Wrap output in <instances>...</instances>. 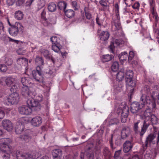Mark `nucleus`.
Returning <instances> with one entry per match:
<instances>
[{
    "instance_id": "45",
    "label": "nucleus",
    "mask_w": 159,
    "mask_h": 159,
    "mask_svg": "<svg viewBox=\"0 0 159 159\" xmlns=\"http://www.w3.org/2000/svg\"><path fill=\"white\" fill-rule=\"evenodd\" d=\"M11 152H2V156L3 159H10Z\"/></svg>"
},
{
    "instance_id": "15",
    "label": "nucleus",
    "mask_w": 159,
    "mask_h": 159,
    "mask_svg": "<svg viewBox=\"0 0 159 159\" xmlns=\"http://www.w3.org/2000/svg\"><path fill=\"white\" fill-rule=\"evenodd\" d=\"M150 125V122L148 119L144 120L141 127L140 133L141 135H143V136L144 135Z\"/></svg>"
},
{
    "instance_id": "54",
    "label": "nucleus",
    "mask_w": 159,
    "mask_h": 159,
    "mask_svg": "<svg viewBox=\"0 0 159 159\" xmlns=\"http://www.w3.org/2000/svg\"><path fill=\"white\" fill-rule=\"evenodd\" d=\"M25 2V0H17L16 2V6L20 7L23 5Z\"/></svg>"
},
{
    "instance_id": "60",
    "label": "nucleus",
    "mask_w": 159,
    "mask_h": 159,
    "mask_svg": "<svg viewBox=\"0 0 159 159\" xmlns=\"http://www.w3.org/2000/svg\"><path fill=\"white\" fill-rule=\"evenodd\" d=\"M16 0H6V3L8 6H12L15 3Z\"/></svg>"
},
{
    "instance_id": "13",
    "label": "nucleus",
    "mask_w": 159,
    "mask_h": 159,
    "mask_svg": "<svg viewBox=\"0 0 159 159\" xmlns=\"http://www.w3.org/2000/svg\"><path fill=\"white\" fill-rule=\"evenodd\" d=\"M2 125L5 129L7 131H11L13 129V125L8 120H4L2 122Z\"/></svg>"
},
{
    "instance_id": "5",
    "label": "nucleus",
    "mask_w": 159,
    "mask_h": 159,
    "mask_svg": "<svg viewBox=\"0 0 159 159\" xmlns=\"http://www.w3.org/2000/svg\"><path fill=\"white\" fill-rule=\"evenodd\" d=\"M23 27L21 24L18 22H16L13 25L8 29L9 34L12 36H16L19 32L22 33L23 31Z\"/></svg>"
},
{
    "instance_id": "55",
    "label": "nucleus",
    "mask_w": 159,
    "mask_h": 159,
    "mask_svg": "<svg viewBox=\"0 0 159 159\" xmlns=\"http://www.w3.org/2000/svg\"><path fill=\"white\" fill-rule=\"evenodd\" d=\"M85 13V16L86 18L88 20H90L92 18L91 14L89 11H84Z\"/></svg>"
},
{
    "instance_id": "29",
    "label": "nucleus",
    "mask_w": 159,
    "mask_h": 159,
    "mask_svg": "<svg viewBox=\"0 0 159 159\" xmlns=\"http://www.w3.org/2000/svg\"><path fill=\"white\" fill-rule=\"evenodd\" d=\"M149 109H148L145 110L143 112V115L144 117L145 120L148 119V120L150 119V118L151 117V116L152 115V112H151V109L153 110L155 108L153 109L149 107Z\"/></svg>"
},
{
    "instance_id": "8",
    "label": "nucleus",
    "mask_w": 159,
    "mask_h": 159,
    "mask_svg": "<svg viewBox=\"0 0 159 159\" xmlns=\"http://www.w3.org/2000/svg\"><path fill=\"white\" fill-rule=\"evenodd\" d=\"M134 144L132 141L127 140L123 144V150L125 153H127L132 150Z\"/></svg>"
},
{
    "instance_id": "37",
    "label": "nucleus",
    "mask_w": 159,
    "mask_h": 159,
    "mask_svg": "<svg viewBox=\"0 0 159 159\" xmlns=\"http://www.w3.org/2000/svg\"><path fill=\"white\" fill-rule=\"evenodd\" d=\"M125 79L126 81H128L129 79H132L134 76V73L132 70H128L126 73Z\"/></svg>"
},
{
    "instance_id": "38",
    "label": "nucleus",
    "mask_w": 159,
    "mask_h": 159,
    "mask_svg": "<svg viewBox=\"0 0 159 159\" xmlns=\"http://www.w3.org/2000/svg\"><path fill=\"white\" fill-rule=\"evenodd\" d=\"M67 6V3L64 1L59 2L58 4V9L60 10H65Z\"/></svg>"
},
{
    "instance_id": "24",
    "label": "nucleus",
    "mask_w": 159,
    "mask_h": 159,
    "mask_svg": "<svg viewBox=\"0 0 159 159\" xmlns=\"http://www.w3.org/2000/svg\"><path fill=\"white\" fill-rule=\"evenodd\" d=\"M110 34L107 31H102L99 34L100 39L103 41L107 40L109 37Z\"/></svg>"
},
{
    "instance_id": "9",
    "label": "nucleus",
    "mask_w": 159,
    "mask_h": 159,
    "mask_svg": "<svg viewBox=\"0 0 159 159\" xmlns=\"http://www.w3.org/2000/svg\"><path fill=\"white\" fill-rule=\"evenodd\" d=\"M33 138V135L32 132L30 130L28 131L24 134L21 135L20 139L25 143H28L31 141Z\"/></svg>"
},
{
    "instance_id": "7",
    "label": "nucleus",
    "mask_w": 159,
    "mask_h": 159,
    "mask_svg": "<svg viewBox=\"0 0 159 159\" xmlns=\"http://www.w3.org/2000/svg\"><path fill=\"white\" fill-rule=\"evenodd\" d=\"M156 134L155 133L153 134H150L147 137L144 144L142 145V148L140 149L141 153L143 154L144 152L147 148L148 146H150L151 143L153 144L157 143L156 141H153V140L156 138Z\"/></svg>"
},
{
    "instance_id": "49",
    "label": "nucleus",
    "mask_w": 159,
    "mask_h": 159,
    "mask_svg": "<svg viewBox=\"0 0 159 159\" xmlns=\"http://www.w3.org/2000/svg\"><path fill=\"white\" fill-rule=\"evenodd\" d=\"M56 4L54 2L50 3L48 6V10H56Z\"/></svg>"
},
{
    "instance_id": "57",
    "label": "nucleus",
    "mask_w": 159,
    "mask_h": 159,
    "mask_svg": "<svg viewBox=\"0 0 159 159\" xmlns=\"http://www.w3.org/2000/svg\"><path fill=\"white\" fill-rule=\"evenodd\" d=\"M119 123V120L117 118L113 119L110 121V124L111 125H117Z\"/></svg>"
},
{
    "instance_id": "10",
    "label": "nucleus",
    "mask_w": 159,
    "mask_h": 159,
    "mask_svg": "<svg viewBox=\"0 0 159 159\" xmlns=\"http://www.w3.org/2000/svg\"><path fill=\"white\" fill-rule=\"evenodd\" d=\"M16 158L17 159H31L34 158V156L28 153H24L21 152H16Z\"/></svg>"
},
{
    "instance_id": "17",
    "label": "nucleus",
    "mask_w": 159,
    "mask_h": 159,
    "mask_svg": "<svg viewBox=\"0 0 159 159\" xmlns=\"http://www.w3.org/2000/svg\"><path fill=\"white\" fill-rule=\"evenodd\" d=\"M30 87L29 88L27 85H25L22 87L21 89V93L23 96L25 97L30 96L31 93L30 90Z\"/></svg>"
},
{
    "instance_id": "51",
    "label": "nucleus",
    "mask_w": 159,
    "mask_h": 159,
    "mask_svg": "<svg viewBox=\"0 0 159 159\" xmlns=\"http://www.w3.org/2000/svg\"><path fill=\"white\" fill-rule=\"evenodd\" d=\"M134 93V88H132L130 89L129 92L128 94V97L129 98V101L132 98Z\"/></svg>"
},
{
    "instance_id": "1",
    "label": "nucleus",
    "mask_w": 159,
    "mask_h": 159,
    "mask_svg": "<svg viewBox=\"0 0 159 159\" xmlns=\"http://www.w3.org/2000/svg\"><path fill=\"white\" fill-rule=\"evenodd\" d=\"M149 99L148 96H145L143 95L140 99V102H132L131 105L130 111L133 114H136L140 110L143 108L145 105H147L148 107L153 109L155 108L156 104L154 102H151Z\"/></svg>"
},
{
    "instance_id": "61",
    "label": "nucleus",
    "mask_w": 159,
    "mask_h": 159,
    "mask_svg": "<svg viewBox=\"0 0 159 159\" xmlns=\"http://www.w3.org/2000/svg\"><path fill=\"white\" fill-rule=\"evenodd\" d=\"M132 11H125L124 12V13L126 16H129V17H131L132 16L133 14Z\"/></svg>"
},
{
    "instance_id": "47",
    "label": "nucleus",
    "mask_w": 159,
    "mask_h": 159,
    "mask_svg": "<svg viewBox=\"0 0 159 159\" xmlns=\"http://www.w3.org/2000/svg\"><path fill=\"white\" fill-rule=\"evenodd\" d=\"M121 152V150L116 151L113 156L114 159H122L120 158Z\"/></svg>"
},
{
    "instance_id": "16",
    "label": "nucleus",
    "mask_w": 159,
    "mask_h": 159,
    "mask_svg": "<svg viewBox=\"0 0 159 159\" xmlns=\"http://www.w3.org/2000/svg\"><path fill=\"white\" fill-rule=\"evenodd\" d=\"M53 159H61L62 155V151L59 149H54L52 151Z\"/></svg>"
},
{
    "instance_id": "19",
    "label": "nucleus",
    "mask_w": 159,
    "mask_h": 159,
    "mask_svg": "<svg viewBox=\"0 0 159 159\" xmlns=\"http://www.w3.org/2000/svg\"><path fill=\"white\" fill-rule=\"evenodd\" d=\"M102 153L105 159H111L112 155L109 148L107 147H104L102 150Z\"/></svg>"
},
{
    "instance_id": "4",
    "label": "nucleus",
    "mask_w": 159,
    "mask_h": 159,
    "mask_svg": "<svg viewBox=\"0 0 159 159\" xmlns=\"http://www.w3.org/2000/svg\"><path fill=\"white\" fill-rule=\"evenodd\" d=\"M19 99L18 93H12L8 97H6L4 98L3 102L6 105H12L17 104Z\"/></svg>"
},
{
    "instance_id": "50",
    "label": "nucleus",
    "mask_w": 159,
    "mask_h": 159,
    "mask_svg": "<svg viewBox=\"0 0 159 159\" xmlns=\"http://www.w3.org/2000/svg\"><path fill=\"white\" fill-rule=\"evenodd\" d=\"M55 70L54 69H50L49 71L46 72V74H48L49 75V76H54L55 75Z\"/></svg>"
},
{
    "instance_id": "39",
    "label": "nucleus",
    "mask_w": 159,
    "mask_h": 159,
    "mask_svg": "<svg viewBox=\"0 0 159 159\" xmlns=\"http://www.w3.org/2000/svg\"><path fill=\"white\" fill-rule=\"evenodd\" d=\"M65 15L68 18H71L75 15L74 11H64Z\"/></svg>"
},
{
    "instance_id": "11",
    "label": "nucleus",
    "mask_w": 159,
    "mask_h": 159,
    "mask_svg": "<svg viewBox=\"0 0 159 159\" xmlns=\"http://www.w3.org/2000/svg\"><path fill=\"white\" fill-rule=\"evenodd\" d=\"M130 129L128 126L123 127L121 131V138L122 139H125L130 135Z\"/></svg>"
},
{
    "instance_id": "41",
    "label": "nucleus",
    "mask_w": 159,
    "mask_h": 159,
    "mask_svg": "<svg viewBox=\"0 0 159 159\" xmlns=\"http://www.w3.org/2000/svg\"><path fill=\"white\" fill-rule=\"evenodd\" d=\"M41 54L46 58L48 59V58L50 57L51 55L49 52V51L46 49H43L42 50Z\"/></svg>"
},
{
    "instance_id": "23",
    "label": "nucleus",
    "mask_w": 159,
    "mask_h": 159,
    "mask_svg": "<svg viewBox=\"0 0 159 159\" xmlns=\"http://www.w3.org/2000/svg\"><path fill=\"white\" fill-rule=\"evenodd\" d=\"M46 12L45 11H43L41 14V22L44 26H48L50 23L48 21L45 17Z\"/></svg>"
},
{
    "instance_id": "27",
    "label": "nucleus",
    "mask_w": 159,
    "mask_h": 159,
    "mask_svg": "<svg viewBox=\"0 0 159 159\" xmlns=\"http://www.w3.org/2000/svg\"><path fill=\"white\" fill-rule=\"evenodd\" d=\"M16 62L17 64L21 65H26L28 64V60L24 57L17 58Z\"/></svg>"
},
{
    "instance_id": "3",
    "label": "nucleus",
    "mask_w": 159,
    "mask_h": 159,
    "mask_svg": "<svg viewBox=\"0 0 159 159\" xmlns=\"http://www.w3.org/2000/svg\"><path fill=\"white\" fill-rule=\"evenodd\" d=\"M129 112V108L126 105H120L117 108L116 113L121 117V121L125 123Z\"/></svg>"
},
{
    "instance_id": "6",
    "label": "nucleus",
    "mask_w": 159,
    "mask_h": 159,
    "mask_svg": "<svg viewBox=\"0 0 159 159\" xmlns=\"http://www.w3.org/2000/svg\"><path fill=\"white\" fill-rule=\"evenodd\" d=\"M43 66H37L36 68V70L32 71V74L34 79L39 83L44 84L45 82L44 81L43 77L42 76Z\"/></svg>"
},
{
    "instance_id": "64",
    "label": "nucleus",
    "mask_w": 159,
    "mask_h": 159,
    "mask_svg": "<svg viewBox=\"0 0 159 159\" xmlns=\"http://www.w3.org/2000/svg\"><path fill=\"white\" fill-rule=\"evenodd\" d=\"M72 5L74 7V10H77L79 9L78 7L77 6V2L75 1H73L72 2Z\"/></svg>"
},
{
    "instance_id": "12",
    "label": "nucleus",
    "mask_w": 159,
    "mask_h": 159,
    "mask_svg": "<svg viewBox=\"0 0 159 159\" xmlns=\"http://www.w3.org/2000/svg\"><path fill=\"white\" fill-rule=\"evenodd\" d=\"M9 139H4L3 142L0 143V149L2 152L11 151L10 147L8 145V143L7 142V141Z\"/></svg>"
},
{
    "instance_id": "31",
    "label": "nucleus",
    "mask_w": 159,
    "mask_h": 159,
    "mask_svg": "<svg viewBox=\"0 0 159 159\" xmlns=\"http://www.w3.org/2000/svg\"><path fill=\"white\" fill-rule=\"evenodd\" d=\"M119 58L120 62H124L128 57V54L126 52H122L118 56Z\"/></svg>"
},
{
    "instance_id": "14",
    "label": "nucleus",
    "mask_w": 159,
    "mask_h": 159,
    "mask_svg": "<svg viewBox=\"0 0 159 159\" xmlns=\"http://www.w3.org/2000/svg\"><path fill=\"white\" fill-rule=\"evenodd\" d=\"M141 121L139 120H138L136 122L134 123L133 126V129L135 134L138 135L141 139H142L143 135L141 134V130H139V125H141Z\"/></svg>"
},
{
    "instance_id": "32",
    "label": "nucleus",
    "mask_w": 159,
    "mask_h": 159,
    "mask_svg": "<svg viewBox=\"0 0 159 159\" xmlns=\"http://www.w3.org/2000/svg\"><path fill=\"white\" fill-rule=\"evenodd\" d=\"M112 25H114L116 30H120L121 28V26L120 20H114L111 22Z\"/></svg>"
},
{
    "instance_id": "46",
    "label": "nucleus",
    "mask_w": 159,
    "mask_h": 159,
    "mask_svg": "<svg viewBox=\"0 0 159 159\" xmlns=\"http://www.w3.org/2000/svg\"><path fill=\"white\" fill-rule=\"evenodd\" d=\"M128 80V81H126L127 82L129 86L131 87L132 88H133V87L135 86V82L134 80H133V79H129Z\"/></svg>"
},
{
    "instance_id": "18",
    "label": "nucleus",
    "mask_w": 159,
    "mask_h": 159,
    "mask_svg": "<svg viewBox=\"0 0 159 159\" xmlns=\"http://www.w3.org/2000/svg\"><path fill=\"white\" fill-rule=\"evenodd\" d=\"M42 118L39 116H36L33 118L31 122L32 125L35 126H38L40 125L42 123Z\"/></svg>"
},
{
    "instance_id": "63",
    "label": "nucleus",
    "mask_w": 159,
    "mask_h": 159,
    "mask_svg": "<svg viewBox=\"0 0 159 159\" xmlns=\"http://www.w3.org/2000/svg\"><path fill=\"white\" fill-rule=\"evenodd\" d=\"M109 48H110V51L112 53H114V50L115 49V47L114 46V44L113 43H111L110 44V45L109 46Z\"/></svg>"
},
{
    "instance_id": "56",
    "label": "nucleus",
    "mask_w": 159,
    "mask_h": 159,
    "mask_svg": "<svg viewBox=\"0 0 159 159\" xmlns=\"http://www.w3.org/2000/svg\"><path fill=\"white\" fill-rule=\"evenodd\" d=\"M134 53L133 51H130L128 57V60L130 62L132 60L133 58L134 57Z\"/></svg>"
},
{
    "instance_id": "25",
    "label": "nucleus",
    "mask_w": 159,
    "mask_h": 159,
    "mask_svg": "<svg viewBox=\"0 0 159 159\" xmlns=\"http://www.w3.org/2000/svg\"><path fill=\"white\" fill-rule=\"evenodd\" d=\"M123 83L121 82L116 81L115 82L114 88L116 92H120L122 90Z\"/></svg>"
},
{
    "instance_id": "42",
    "label": "nucleus",
    "mask_w": 159,
    "mask_h": 159,
    "mask_svg": "<svg viewBox=\"0 0 159 159\" xmlns=\"http://www.w3.org/2000/svg\"><path fill=\"white\" fill-rule=\"evenodd\" d=\"M29 78L26 77H22L21 78V81L23 84V86L25 85H27V84H30L29 80Z\"/></svg>"
},
{
    "instance_id": "21",
    "label": "nucleus",
    "mask_w": 159,
    "mask_h": 159,
    "mask_svg": "<svg viewBox=\"0 0 159 159\" xmlns=\"http://www.w3.org/2000/svg\"><path fill=\"white\" fill-rule=\"evenodd\" d=\"M5 78V83L8 86H11V85L14 84L15 81H16V79L11 76L6 77Z\"/></svg>"
},
{
    "instance_id": "28",
    "label": "nucleus",
    "mask_w": 159,
    "mask_h": 159,
    "mask_svg": "<svg viewBox=\"0 0 159 159\" xmlns=\"http://www.w3.org/2000/svg\"><path fill=\"white\" fill-rule=\"evenodd\" d=\"M151 96V98H152V99H150V97H149V99L151 101V102H152L153 101L154 102L155 104V100L157 99L159 96V93L157 91H152L151 93V94L149 95Z\"/></svg>"
},
{
    "instance_id": "44",
    "label": "nucleus",
    "mask_w": 159,
    "mask_h": 159,
    "mask_svg": "<svg viewBox=\"0 0 159 159\" xmlns=\"http://www.w3.org/2000/svg\"><path fill=\"white\" fill-rule=\"evenodd\" d=\"M62 48V45H57L55 44H52V49L56 52H58Z\"/></svg>"
},
{
    "instance_id": "33",
    "label": "nucleus",
    "mask_w": 159,
    "mask_h": 159,
    "mask_svg": "<svg viewBox=\"0 0 159 159\" xmlns=\"http://www.w3.org/2000/svg\"><path fill=\"white\" fill-rule=\"evenodd\" d=\"M50 40L52 42V44L61 45L60 43L61 40L58 37L56 36L52 37L51 38Z\"/></svg>"
},
{
    "instance_id": "22",
    "label": "nucleus",
    "mask_w": 159,
    "mask_h": 159,
    "mask_svg": "<svg viewBox=\"0 0 159 159\" xmlns=\"http://www.w3.org/2000/svg\"><path fill=\"white\" fill-rule=\"evenodd\" d=\"M24 125L20 122L16 123L15 127V132L17 134H20L24 130Z\"/></svg>"
},
{
    "instance_id": "52",
    "label": "nucleus",
    "mask_w": 159,
    "mask_h": 159,
    "mask_svg": "<svg viewBox=\"0 0 159 159\" xmlns=\"http://www.w3.org/2000/svg\"><path fill=\"white\" fill-rule=\"evenodd\" d=\"M151 152L150 150H147L146 153L144 156L145 159H151L152 155H151Z\"/></svg>"
},
{
    "instance_id": "34",
    "label": "nucleus",
    "mask_w": 159,
    "mask_h": 159,
    "mask_svg": "<svg viewBox=\"0 0 159 159\" xmlns=\"http://www.w3.org/2000/svg\"><path fill=\"white\" fill-rule=\"evenodd\" d=\"M90 149L91 148L89 147L86 151L85 153L86 156L88 159H94V154L92 151H90Z\"/></svg>"
},
{
    "instance_id": "59",
    "label": "nucleus",
    "mask_w": 159,
    "mask_h": 159,
    "mask_svg": "<svg viewBox=\"0 0 159 159\" xmlns=\"http://www.w3.org/2000/svg\"><path fill=\"white\" fill-rule=\"evenodd\" d=\"M11 87L10 89V91L11 92H12V93H16V91L17 88L16 85L14 84L11 85Z\"/></svg>"
},
{
    "instance_id": "35",
    "label": "nucleus",
    "mask_w": 159,
    "mask_h": 159,
    "mask_svg": "<svg viewBox=\"0 0 159 159\" xmlns=\"http://www.w3.org/2000/svg\"><path fill=\"white\" fill-rule=\"evenodd\" d=\"M35 61L36 64L38 65V66H42L44 64V60L42 57H37Z\"/></svg>"
},
{
    "instance_id": "20",
    "label": "nucleus",
    "mask_w": 159,
    "mask_h": 159,
    "mask_svg": "<svg viewBox=\"0 0 159 159\" xmlns=\"http://www.w3.org/2000/svg\"><path fill=\"white\" fill-rule=\"evenodd\" d=\"M150 119V120L151 124L153 126L154 131L157 130V128L154 126V125H156L158 124V120L157 117L155 115L153 114L151 116Z\"/></svg>"
},
{
    "instance_id": "58",
    "label": "nucleus",
    "mask_w": 159,
    "mask_h": 159,
    "mask_svg": "<svg viewBox=\"0 0 159 159\" xmlns=\"http://www.w3.org/2000/svg\"><path fill=\"white\" fill-rule=\"evenodd\" d=\"M4 31V27L3 23L0 20V35Z\"/></svg>"
},
{
    "instance_id": "43",
    "label": "nucleus",
    "mask_w": 159,
    "mask_h": 159,
    "mask_svg": "<svg viewBox=\"0 0 159 159\" xmlns=\"http://www.w3.org/2000/svg\"><path fill=\"white\" fill-rule=\"evenodd\" d=\"M144 90L145 93L147 94L148 96H148L151 94V93L152 91V89H151L150 87L148 85H145L144 88Z\"/></svg>"
},
{
    "instance_id": "26",
    "label": "nucleus",
    "mask_w": 159,
    "mask_h": 159,
    "mask_svg": "<svg viewBox=\"0 0 159 159\" xmlns=\"http://www.w3.org/2000/svg\"><path fill=\"white\" fill-rule=\"evenodd\" d=\"M125 73L124 70L121 69L116 75V81L121 82L124 79Z\"/></svg>"
},
{
    "instance_id": "30",
    "label": "nucleus",
    "mask_w": 159,
    "mask_h": 159,
    "mask_svg": "<svg viewBox=\"0 0 159 159\" xmlns=\"http://www.w3.org/2000/svg\"><path fill=\"white\" fill-rule=\"evenodd\" d=\"M113 57L112 55H105L102 56L101 60L103 63H105L110 61Z\"/></svg>"
},
{
    "instance_id": "40",
    "label": "nucleus",
    "mask_w": 159,
    "mask_h": 159,
    "mask_svg": "<svg viewBox=\"0 0 159 159\" xmlns=\"http://www.w3.org/2000/svg\"><path fill=\"white\" fill-rule=\"evenodd\" d=\"M119 65L118 62H114L111 66V70L113 71L116 72L119 69Z\"/></svg>"
},
{
    "instance_id": "36",
    "label": "nucleus",
    "mask_w": 159,
    "mask_h": 159,
    "mask_svg": "<svg viewBox=\"0 0 159 159\" xmlns=\"http://www.w3.org/2000/svg\"><path fill=\"white\" fill-rule=\"evenodd\" d=\"M24 17V14L21 11H17L15 13V17L18 20H22Z\"/></svg>"
},
{
    "instance_id": "48",
    "label": "nucleus",
    "mask_w": 159,
    "mask_h": 159,
    "mask_svg": "<svg viewBox=\"0 0 159 159\" xmlns=\"http://www.w3.org/2000/svg\"><path fill=\"white\" fill-rule=\"evenodd\" d=\"M13 63V61L11 58H6L5 63L7 66H11Z\"/></svg>"
},
{
    "instance_id": "53",
    "label": "nucleus",
    "mask_w": 159,
    "mask_h": 159,
    "mask_svg": "<svg viewBox=\"0 0 159 159\" xmlns=\"http://www.w3.org/2000/svg\"><path fill=\"white\" fill-rule=\"evenodd\" d=\"M7 70V68L5 64H0V70L1 72H5Z\"/></svg>"
},
{
    "instance_id": "2",
    "label": "nucleus",
    "mask_w": 159,
    "mask_h": 159,
    "mask_svg": "<svg viewBox=\"0 0 159 159\" xmlns=\"http://www.w3.org/2000/svg\"><path fill=\"white\" fill-rule=\"evenodd\" d=\"M28 106L23 105L19 108L20 113L22 115H30L32 110L39 111L41 106L39 102L34 99L30 98L27 101Z\"/></svg>"
},
{
    "instance_id": "62",
    "label": "nucleus",
    "mask_w": 159,
    "mask_h": 159,
    "mask_svg": "<svg viewBox=\"0 0 159 159\" xmlns=\"http://www.w3.org/2000/svg\"><path fill=\"white\" fill-rule=\"evenodd\" d=\"M151 14L153 18H154L156 20H157L158 16L156 12V11H151Z\"/></svg>"
}]
</instances>
